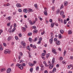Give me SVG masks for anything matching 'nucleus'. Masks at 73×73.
Segmentation results:
<instances>
[{
    "label": "nucleus",
    "instance_id": "f257e3e1",
    "mask_svg": "<svg viewBox=\"0 0 73 73\" xmlns=\"http://www.w3.org/2000/svg\"><path fill=\"white\" fill-rule=\"evenodd\" d=\"M16 66L18 67V68L20 69L21 70H22V69H23V66H22V65L19 64V63L17 64Z\"/></svg>",
    "mask_w": 73,
    "mask_h": 73
},
{
    "label": "nucleus",
    "instance_id": "f03ea898",
    "mask_svg": "<svg viewBox=\"0 0 73 73\" xmlns=\"http://www.w3.org/2000/svg\"><path fill=\"white\" fill-rule=\"evenodd\" d=\"M11 53V50L8 49H6L4 51V53L5 54L8 53V54H10Z\"/></svg>",
    "mask_w": 73,
    "mask_h": 73
},
{
    "label": "nucleus",
    "instance_id": "7ed1b4c3",
    "mask_svg": "<svg viewBox=\"0 0 73 73\" xmlns=\"http://www.w3.org/2000/svg\"><path fill=\"white\" fill-rule=\"evenodd\" d=\"M52 52L53 53H54V54H57V52L56 51V50L54 48H52Z\"/></svg>",
    "mask_w": 73,
    "mask_h": 73
},
{
    "label": "nucleus",
    "instance_id": "20e7f679",
    "mask_svg": "<svg viewBox=\"0 0 73 73\" xmlns=\"http://www.w3.org/2000/svg\"><path fill=\"white\" fill-rule=\"evenodd\" d=\"M11 68H8L7 70V73H10L11 72Z\"/></svg>",
    "mask_w": 73,
    "mask_h": 73
},
{
    "label": "nucleus",
    "instance_id": "39448f33",
    "mask_svg": "<svg viewBox=\"0 0 73 73\" xmlns=\"http://www.w3.org/2000/svg\"><path fill=\"white\" fill-rule=\"evenodd\" d=\"M0 70L1 72H3L4 71H6V69L4 68H2L0 69Z\"/></svg>",
    "mask_w": 73,
    "mask_h": 73
},
{
    "label": "nucleus",
    "instance_id": "423d86ee",
    "mask_svg": "<svg viewBox=\"0 0 73 73\" xmlns=\"http://www.w3.org/2000/svg\"><path fill=\"white\" fill-rule=\"evenodd\" d=\"M21 44L22 45H23V46H25L26 45V44L24 41H22L21 42Z\"/></svg>",
    "mask_w": 73,
    "mask_h": 73
},
{
    "label": "nucleus",
    "instance_id": "0eeeda50",
    "mask_svg": "<svg viewBox=\"0 0 73 73\" xmlns=\"http://www.w3.org/2000/svg\"><path fill=\"white\" fill-rule=\"evenodd\" d=\"M49 65H50L49 67V68L50 69H52V68H53V65H52V64H49Z\"/></svg>",
    "mask_w": 73,
    "mask_h": 73
},
{
    "label": "nucleus",
    "instance_id": "6e6552de",
    "mask_svg": "<svg viewBox=\"0 0 73 73\" xmlns=\"http://www.w3.org/2000/svg\"><path fill=\"white\" fill-rule=\"evenodd\" d=\"M3 49H4V46H0V50L1 51H2V50H3Z\"/></svg>",
    "mask_w": 73,
    "mask_h": 73
},
{
    "label": "nucleus",
    "instance_id": "1a4fd4ad",
    "mask_svg": "<svg viewBox=\"0 0 73 73\" xmlns=\"http://www.w3.org/2000/svg\"><path fill=\"white\" fill-rule=\"evenodd\" d=\"M60 12V11L59 9H58L56 11V14H59V13Z\"/></svg>",
    "mask_w": 73,
    "mask_h": 73
},
{
    "label": "nucleus",
    "instance_id": "9d476101",
    "mask_svg": "<svg viewBox=\"0 0 73 73\" xmlns=\"http://www.w3.org/2000/svg\"><path fill=\"white\" fill-rule=\"evenodd\" d=\"M56 72V68H53V70H52V72L53 73H54V72Z\"/></svg>",
    "mask_w": 73,
    "mask_h": 73
},
{
    "label": "nucleus",
    "instance_id": "9b49d317",
    "mask_svg": "<svg viewBox=\"0 0 73 73\" xmlns=\"http://www.w3.org/2000/svg\"><path fill=\"white\" fill-rule=\"evenodd\" d=\"M44 14L45 16H47L48 15V13H47V11H46L45 10L44 11Z\"/></svg>",
    "mask_w": 73,
    "mask_h": 73
},
{
    "label": "nucleus",
    "instance_id": "f8f14e48",
    "mask_svg": "<svg viewBox=\"0 0 73 73\" xmlns=\"http://www.w3.org/2000/svg\"><path fill=\"white\" fill-rule=\"evenodd\" d=\"M16 6L17 7H21V5L19 3H18L17 4Z\"/></svg>",
    "mask_w": 73,
    "mask_h": 73
},
{
    "label": "nucleus",
    "instance_id": "ddd939ff",
    "mask_svg": "<svg viewBox=\"0 0 73 73\" xmlns=\"http://www.w3.org/2000/svg\"><path fill=\"white\" fill-rule=\"evenodd\" d=\"M50 44H52L53 43V38H51L50 39Z\"/></svg>",
    "mask_w": 73,
    "mask_h": 73
},
{
    "label": "nucleus",
    "instance_id": "4468645a",
    "mask_svg": "<svg viewBox=\"0 0 73 73\" xmlns=\"http://www.w3.org/2000/svg\"><path fill=\"white\" fill-rule=\"evenodd\" d=\"M62 64H64V65H66V62L64 60L62 61Z\"/></svg>",
    "mask_w": 73,
    "mask_h": 73
},
{
    "label": "nucleus",
    "instance_id": "2eb2a0df",
    "mask_svg": "<svg viewBox=\"0 0 73 73\" xmlns=\"http://www.w3.org/2000/svg\"><path fill=\"white\" fill-rule=\"evenodd\" d=\"M54 58H53L52 60V64H53L54 63Z\"/></svg>",
    "mask_w": 73,
    "mask_h": 73
},
{
    "label": "nucleus",
    "instance_id": "dca6fc26",
    "mask_svg": "<svg viewBox=\"0 0 73 73\" xmlns=\"http://www.w3.org/2000/svg\"><path fill=\"white\" fill-rule=\"evenodd\" d=\"M38 32V31L37 30H34L33 31V33H36Z\"/></svg>",
    "mask_w": 73,
    "mask_h": 73
},
{
    "label": "nucleus",
    "instance_id": "f3484780",
    "mask_svg": "<svg viewBox=\"0 0 73 73\" xmlns=\"http://www.w3.org/2000/svg\"><path fill=\"white\" fill-rule=\"evenodd\" d=\"M60 15L63 16V15H64V11H61L60 13Z\"/></svg>",
    "mask_w": 73,
    "mask_h": 73
},
{
    "label": "nucleus",
    "instance_id": "a211bd4d",
    "mask_svg": "<svg viewBox=\"0 0 73 73\" xmlns=\"http://www.w3.org/2000/svg\"><path fill=\"white\" fill-rule=\"evenodd\" d=\"M23 12L25 13H27L28 12V10L27 9H24L23 10Z\"/></svg>",
    "mask_w": 73,
    "mask_h": 73
},
{
    "label": "nucleus",
    "instance_id": "6ab92c4d",
    "mask_svg": "<svg viewBox=\"0 0 73 73\" xmlns=\"http://www.w3.org/2000/svg\"><path fill=\"white\" fill-rule=\"evenodd\" d=\"M11 38H12V36H9L7 39V41H9L11 40Z\"/></svg>",
    "mask_w": 73,
    "mask_h": 73
},
{
    "label": "nucleus",
    "instance_id": "aec40b11",
    "mask_svg": "<svg viewBox=\"0 0 73 73\" xmlns=\"http://www.w3.org/2000/svg\"><path fill=\"white\" fill-rule=\"evenodd\" d=\"M50 35H51V38H52L53 37V33H51Z\"/></svg>",
    "mask_w": 73,
    "mask_h": 73
},
{
    "label": "nucleus",
    "instance_id": "412c9836",
    "mask_svg": "<svg viewBox=\"0 0 73 73\" xmlns=\"http://www.w3.org/2000/svg\"><path fill=\"white\" fill-rule=\"evenodd\" d=\"M64 31L62 30H61L60 31V33H61V34H63V33H64Z\"/></svg>",
    "mask_w": 73,
    "mask_h": 73
},
{
    "label": "nucleus",
    "instance_id": "4be33fe9",
    "mask_svg": "<svg viewBox=\"0 0 73 73\" xmlns=\"http://www.w3.org/2000/svg\"><path fill=\"white\" fill-rule=\"evenodd\" d=\"M36 71H38V70H39V67L38 66H37L36 68Z\"/></svg>",
    "mask_w": 73,
    "mask_h": 73
},
{
    "label": "nucleus",
    "instance_id": "5701e85b",
    "mask_svg": "<svg viewBox=\"0 0 73 73\" xmlns=\"http://www.w3.org/2000/svg\"><path fill=\"white\" fill-rule=\"evenodd\" d=\"M19 54L21 56H23V54L21 52H20L19 53Z\"/></svg>",
    "mask_w": 73,
    "mask_h": 73
},
{
    "label": "nucleus",
    "instance_id": "b1692460",
    "mask_svg": "<svg viewBox=\"0 0 73 73\" xmlns=\"http://www.w3.org/2000/svg\"><path fill=\"white\" fill-rule=\"evenodd\" d=\"M29 12H32L33 11V10L31 9H29Z\"/></svg>",
    "mask_w": 73,
    "mask_h": 73
},
{
    "label": "nucleus",
    "instance_id": "393cba45",
    "mask_svg": "<svg viewBox=\"0 0 73 73\" xmlns=\"http://www.w3.org/2000/svg\"><path fill=\"white\" fill-rule=\"evenodd\" d=\"M50 56V54L49 53H48L46 56V58H48V57H49V56Z\"/></svg>",
    "mask_w": 73,
    "mask_h": 73
},
{
    "label": "nucleus",
    "instance_id": "a878e982",
    "mask_svg": "<svg viewBox=\"0 0 73 73\" xmlns=\"http://www.w3.org/2000/svg\"><path fill=\"white\" fill-rule=\"evenodd\" d=\"M29 40L30 42H31V43H32V38L31 37H29Z\"/></svg>",
    "mask_w": 73,
    "mask_h": 73
},
{
    "label": "nucleus",
    "instance_id": "bb28decb",
    "mask_svg": "<svg viewBox=\"0 0 73 73\" xmlns=\"http://www.w3.org/2000/svg\"><path fill=\"white\" fill-rule=\"evenodd\" d=\"M29 65L30 66H34V64H33L32 63H29Z\"/></svg>",
    "mask_w": 73,
    "mask_h": 73
},
{
    "label": "nucleus",
    "instance_id": "cd10ccee",
    "mask_svg": "<svg viewBox=\"0 0 73 73\" xmlns=\"http://www.w3.org/2000/svg\"><path fill=\"white\" fill-rule=\"evenodd\" d=\"M64 6H66L67 5H68V2L67 1H65L64 2Z\"/></svg>",
    "mask_w": 73,
    "mask_h": 73
},
{
    "label": "nucleus",
    "instance_id": "c85d7f7f",
    "mask_svg": "<svg viewBox=\"0 0 73 73\" xmlns=\"http://www.w3.org/2000/svg\"><path fill=\"white\" fill-rule=\"evenodd\" d=\"M58 38H62V36L61 34L58 35Z\"/></svg>",
    "mask_w": 73,
    "mask_h": 73
},
{
    "label": "nucleus",
    "instance_id": "c756f323",
    "mask_svg": "<svg viewBox=\"0 0 73 73\" xmlns=\"http://www.w3.org/2000/svg\"><path fill=\"white\" fill-rule=\"evenodd\" d=\"M54 23H51V26L52 28H53L54 27Z\"/></svg>",
    "mask_w": 73,
    "mask_h": 73
},
{
    "label": "nucleus",
    "instance_id": "7c9ffc66",
    "mask_svg": "<svg viewBox=\"0 0 73 73\" xmlns=\"http://www.w3.org/2000/svg\"><path fill=\"white\" fill-rule=\"evenodd\" d=\"M56 44L58 45H60V41H58L56 42Z\"/></svg>",
    "mask_w": 73,
    "mask_h": 73
},
{
    "label": "nucleus",
    "instance_id": "2f4dec72",
    "mask_svg": "<svg viewBox=\"0 0 73 73\" xmlns=\"http://www.w3.org/2000/svg\"><path fill=\"white\" fill-rule=\"evenodd\" d=\"M68 34L69 35L72 34V31H71V30H69V31H68Z\"/></svg>",
    "mask_w": 73,
    "mask_h": 73
},
{
    "label": "nucleus",
    "instance_id": "473e14b6",
    "mask_svg": "<svg viewBox=\"0 0 73 73\" xmlns=\"http://www.w3.org/2000/svg\"><path fill=\"white\" fill-rule=\"evenodd\" d=\"M29 58H32V55H31L30 53L29 54Z\"/></svg>",
    "mask_w": 73,
    "mask_h": 73
},
{
    "label": "nucleus",
    "instance_id": "72a5a7b5",
    "mask_svg": "<svg viewBox=\"0 0 73 73\" xmlns=\"http://www.w3.org/2000/svg\"><path fill=\"white\" fill-rule=\"evenodd\" d=\"M67 22V21H66V19H65L64 22V24H66Z\"/></svg>",
    "mask_w": 73,
    "mask_h": 73
},
{
    "label": "nucleus",
    "instance_id": "f704fd0d",
    "mask_svg": "<svg viewBox=\"0 0 73 73\" xmlns=\"http://www.w3.org/2000/svg\"><path fill=\"white\" fill-rule=\"evenodd\" d=\"M60 60L61 61L63 60V58L62 57H60L59 58Z\"/></svg>",
    "mask_w": 73,
    "mask_h": 73
},
{
    "label": "nucleus",
    "instance_id": "c9c22d12",
    "mask_svg": "<svg viewBox=\"0 0 73 73\" xmlns=\"http://www.w3.org/2000/svg\"><path fill=\"white\" fill-rule=\"evenodd\" d=\"M41 58L44 60H45V58L43 56H41Z\"/></svg>",
    "mask_w": 73,
    "mask_h": 73
},
{
    "label": "nucleus",
    "instance_id": "e433bc0d",
    "mask_svg": "<svg viewBox=\"0 0 73 73\" xmlns=\"http://www.w3.org/2000/svg\"><path fill=\"white\" fill-rule=\"evenodd\" d=\"M52 9L53 11H54V7L53 6L52 7Z\"/></svg>",
    "mask_w": 73,
    "mask_h": 73
},
{
    "label": "nucleus",
    "instance_id": "4c0bfd02",
    "mask_svg": "<svg viewBox=\"0 0 73 73\" xmlns=\"http://www.w3.org/2000/svg\"><path fill=\"white\" fill-rule=\"evenodd\" d=\"M63 8H64V6L63 5H62L61 6L60 8V9H62Z\"/></svg>",
    "mask_w": 73,
    "mask_h": 73
},
{
    "label": "nucleus",
    "instance_id": "58836bf2",
    "mask_svg": "<svg viewBox=\"0 0 73 73\" xmlns=\"http://www.w3.org/2000/svg\"><path fill=\"white\" fill-rule=\"evenodd\" d=\"M30 70L31 72H33V68H31L30 69Z\"/></svg>",
    "mask_w": 73,
    "mask_h": 73
},
{
    "label": "nucleus",
    "instance_id": "ea45409f",
    "mask_svg": "<svg viewBox=\"0 0 73 73\" xmlns=\"http://www.w3.org/2000/svg\"><path fill=\"white\" fill-rule=\"evenodd\" d=\"M27 49L29 50H30V47H29V46H28L27 47Z\"/></svg>",
    "mask_w": 73,
    "mask_h": 73
},
{
    "label": "nucleus",
    "instance_id": "a19ab883",
    "mask_svg": "<svg viewBox=\"0 0 73 73\" xmlns=\"http://www.w3.org/2000/svg\"><path fill=\"white\" fill-rule=\"evenodd\" d=\"M21 58V57L20 55H19L18 56V59L19 60H20Z\"/></svg>",
    "mask_w": 73,
    "mask_h": 73
},
{
    "label": "nucleus",
    "instance_id": "79ce46f5",
    "mask_svg": "<svg viewBox=\"0 0 73 73\" xmlns=\"http://www.w3.org/2000/svg\"><path fill=\"white\" fill-rule=\"evenodd\" d=\"M32 33H28V36H32Z\"/></svg>",
    "mask_w": 73,
    "mask_h": 73
},
{
    "label": "nucleus",
    "instance_id": "37998d69",
    "mask_svg": "<svg viewBox=\"0 0 73 73\" xmlns=\"http://www.w3.org/2000/svg\"><path fill=\"white\" fill-rule=\"evenodd\" d=\"M18 11H19V12H22V10H21V9H18Z\"/></svg>",
    "mask_w": 73,
    "mask_h": 73
},
{
    "label": "nucleus",
    "instance_id": "c03bdc74",
    "mask_svg": "<svg viewBox=\"0 0 73 73\" xmlns=\"http://www.w3.org/2000/svg\"><path fill=\"white\" fill-rule=\"evenodd\" d=\"M44 33H45V31H43V33L42 32L41 33V35H44Z\"/></svg>",
    "mask_w": 73,
    "mask_h": 73
},
{
    "label": "nucleus",
    "instance_id": "a18cd8bd",
    "mask_svg": "<svg viewBox=\"0 0 73 73\" xmlns=\"http://www.w3.org/2000/svg\"><path fill=\"white\" fill-rule=\"evenodd\" d=\"M44 65L46 67H48L49 66V65H47V63L45 64Z\"/></svg>",
    "mask_w": 73,
    "mask_h": 73
},
{
    "label": "nucleus",
    "instance_id": "49530a36",
    "mask_svg": "<svg viewBox=\"0 0 73 73\" xmlns=\"http://www.w3.org/2000/svg\"><path fill=\"white\" fill-rule=\"evenodd\" d=\"M15 38L16 39V40H18V37L17 36H16L15 37Z\"/></svg>",
    "mask_w": 73,
    "mask_h": 73
},
{
    "label": "nucleus",
    "instance_id": "de8ad7c7",
    "mask_svg": "<svg viewBox=\"0 0 73 73\" xmlns=\"http://www.w3.org/2000/svg\"><path fill=\"white\" fill-rule=\"evenodd\" d=\"M15 30H16V28H14L12 30V32H14V31H15Z\"/></svg>",
    "mask_w": 73,
    "mask_h": 73
},
{
    "label": "nucleus",
    "instance_id": "09e8293b",
    "mask_svg": "<svg viewBox=\"0 0 73 73\" xmlns=\"http://www.w3.org/2000/svg\"><path fill=\"white\" fill-rule=\"evenodd\" d=\"M70 58L71 60H73V56H70Z\"/></svg>",
    "mask_w": 73,
    "mask_h": 73
},
{
    "label": "nucleus",
    "instance_id": "8fccbe9b",
    "mask_svg": "<svg viewBox=\"0 0 73 73\" xmlns=\"http://www.w3.org/2000/svg\"><path fill=\"white\" fill-rule=\"evenodd\" d=\"M10 25H11V23H8L7 24L8 27H9L10 26Z\"/></svg>",
    "mask_w": 73,
    "mask_h": 73
},
{
    "label": "nucleus",
    "instance_id": "3c124183",
    "mask_svg": "<svg viewBox=\"0 0 73 73\" xmlns=\"http://www.w3.org/2000/svg\"><path fill=\"white\" fill-rule=\"evenodd\" d=\"M40 66L41 67V68H43V67H44V66L43 65V64H41L40 65Z\"/></svg>",
    "mask_w": 73,
    "mask_h": 73
},
{
    "label": "nucleus",
    "instance_id": "603ef678",
    "mask_svg": "<svg viewBox=\"0 0 73 73\" xmlns=\"http://www.w3.org/2000/svg\"><path fill=\"white\" fill-rule=\"evenodd\" d=\"M36 62H37L36 61H34L33 62V63H34L33 64H34V65H35V64H36Z\"/></svg>",
    "mask_w": 73,
    "mask_h": 73
},
{
    "label": "nucleus",
    "instance_id": "864d4df0",
    "mask_svg": "<svg viewBox=\"0 0 73 73\" xmlns=\"http://www.w3.org/2000/svg\"><path fill=\"white\" fill-rule=\"evenodd\" d=\"M31 46L33 48H36V46Z\"/></svg>",
    "mask_w": 73,
    "mask_h": 73
},
{
    "label": "nucleus",
    "instance_id": "5fc2aeb1",
    "mask_svg": "<svg viewBox=\"0 0 73 73\" xmlns=\"http://www.w3.org/2000/svg\"><path fill=\"white\" fill-rule=\"evenodd\" d=\"M13 25L14 28H16V23H14Z\"/></svg>",
    "mask_w": 73,
    "mask_h": 73
},
{
    "label": "nucleus",
    "instance_id": "6e6d98bb",
    "mask_svg": "<svg viewBox=\"0 0 73 73\" xmlns=\"http://www.w3.org/2000/svg\"><path fill=\"white\" fill-rule=\"evenodd\" d=\"M54 24H55V25H56V27H58V24L56 23H54Z\"/></svg>",
    "mask_w": 73,
    "mask_h": 73
},
{
    "label": "nucleus",
    "instance_id": "4d7b16f0",
    "mask_svg": "<svg viewBox=\"0 0 73 73\" xmlns=\"http://www.w3.org/2000/svg\"><path fill=\"white\" fill-rule=\"evenodd\" d=\"M39 41H42V38L40 37L39 38Z\"/></svg>",
    "mask_w": 73,
    "mask_h": 73
},
{
    "label": "nucleus",
    "instance_id": "13d9d810",
    "mask_svg": "<svg viewBox=\"0 0 73 73\" xmlns=\"http://www.w3.org/2000/svg\"><path fill=\"white\" fill-rule=\"evenodd\" d=\"M44 73H48V71L47 70H44Z\"/></svg>",
    "mask_w": 73,
    "mask_h": 73
},
{
    "label": "nucleus",
    "instance_id": "bf43d9fd",
    "mask_svg": "<svg viewBox=\"0 0 73 73\" xmlns=\"http://www.w3.org/2000/svg\"><path fill=\"white\" fill-rule=\"evenodd\" d=\"M54 41H57V39L56 38H55L54 39Z\"/></svg>",
    "mask_w": 73,
    "mask_h": 73
},
{
    "label": "nucleus",
    "instance_id": "052dcab7",
    "mask_svg": "<svg viewBox=\"0 0 73 73\" xmlns=\"http://www.w3.org/2000/svg\"><path fill=\"white\" fill-rule=\"evenodd\" d=\"M34 6L35 7H36V8H37V5L36 4H35Z\"/></svg>",
    "mask_w": 73,
    "mask_h": 73
},
{
    "label": "nucleus",
    "instance_id": "680f3d73",
    "mask_svg": "<svg viewBox=\"0 0 73 73\" xmlns=\"http://www.w3.org/2000/svg\"><path fill=\"white\" fill-rule=\"evenodd\" d=\"M24 62V60H21L20 62V63H21V62Z\"/></svg>",
    "mask_w": 73,
    "mask_h": 73
},
{
    "label": "nucleus",
    "instance_id": "e2e57ef3",
    "mask_svg": "<svg viewBox=\"0 0 73 73\" xmlns=\"http://www.w3.org/2000/svg\"><path fill=\"white\" fill-rule=\"evenodd\" d=\"M22 65L23 66H25L26 65L25 64V63H23L22 64Z\"/></svg>",
    "mask_w": 73,
    "mask_h": 73
},
{
    "label": "nucleus",
    "instance_id": "0e129e2a",
    "mask_svg": "<svg viewBox=\"0 0 73 73\" xmlns=\"http://www.w3.org/2000/svg\"><path fill=\"white\" fill-rule=\"evenodd\" d=\"M43 63L44 64V65H45V64H46V62L45 61H43Z\"/></svg>",
    "mask_w": 73,
    "mask_h": 73
},
{
    "label": "nucleus",
    "instance_id": "69168bd1",
    "mask_svg": "<svg viewBox=\"0 0 73 73\" xmlns=\"http://www.w3.org/2000/svg\"><path fill=\"white\" fill-rule=\"evenodd\" d=\"M34 40L35 41H37V37H36L35 38Z\"/></svg>",
    "mask_w": 73,
    "mask_h": 73
},
{
    "label": "nucleus",
    "instance_id": "338daca9",
    "mask_svg": "<svg viewBox=\"0 0 73 73\" xmlns=\"http://www.w3.org/2000/svg\"><path fill=\"white\" fill-rule=\"evenodd\" d=\"M13 61H14V62H16V59L14 58L13 59Z\"/></svg>",
    "mask_w": 73,
    "mask_h": 73
},
{
    "label": "nucleus",
    "instance_id": "774afa93",
    "mask_svg": "<svg viewBox=\"0 0 73 73\" xmlns=\"http://www.w3.org/2000/svg\"><path fill=\"white\" fill-rule=\"evenodd\" d=\"M57 68H59V65L57 64L56 65Z\"/></svg>",
    "mask_w": 73,
    "mask_h": 73
}]
</instances>
